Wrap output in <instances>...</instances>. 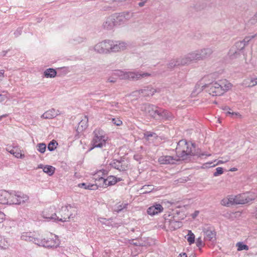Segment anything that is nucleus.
I'll use <instances>...</instances> for the list:
<instances>
[{
  "instance_id": "f257e3e1",
  "label": "nucleus",
  "mask_w": 257,
  "mask_h": 257,
  "mask_svg": "<svg viewBox=\"0 0 257 257\" xmlns=\"http://www.w3.org/2000/svg\"><path fill=\"white\" fill-rule=\"evenodd\" d=\"M232 85L226 79L213 82L205 86L206 91L212 96H220L230 90Z\"/></svg>"
},
{
  "instance_id": "f03ea898",
  "label": "nucleus",
  "mask_w": 257,
  "mask_h": 257,
  "mask_svg": "<svg viewBox=\"0 0 257 257\" xmlns=\"http://www.w3.org/2000/svg\"><path fill=\"white\" fill-rule=\"evenodd\" d=\"M141 109L146 115L156 120L167 119L169 116L168 112L167 110L150 104L142 105Z\"/></svg>"
},
{
  "instance_id": "7ed1b4c3",
  "label": "nucleus",
  "mask_w": 257,
  "mask_h": 257,
  "mask_svg": "<svg viewBox=\"0 0 257 257\" xmlns=\"http://www.w3.org/2000/svg\"><path fill=\"white\" fill-rule=\"evenodd\" d=\"M36 241L38 245L47 248H56L60 244L58 237L51 233L40 234L39 239Z\"/></svg>"
},
{
  "instance_id": "20e7f679",
  "label": "nucleus",
  "mask_w": 257,
  "mask_h": 257,
  "mask_svg": "<svg viewBox=\"0 0 257 257\" xmlns=\"http://www.w3.org/2000/svg\"><path fill=\"white\" fill-rule=\"evenodd\" d=\"M194 147L192 143H188L186 140L180 141L176 149L177 156L178 158L184 160L186 157L193 154Z\"/></svg>"
},
{
  "instance_id": "39448f33",
  "label": "nucleus",
  "mask_w": 257,
  "mask_h": 257,
  "mask_svg": "<svg viewBox=\"0 0 257 257\" xmlns=\"http://www.w3.org/2000/svg\"><path fill=\"white\" fill-rule=\"evenodd\" d=\"M113 75L118 77L121 79L138 80L142 78L151 76L152 74L147 72L123 71L118 70L113 73Z\"/></svg>"
},
{
  "instance_id": "423d86ee",
  "label": "nucleus",
  "mask_w": 257,
  "mask_h": 257,
  "mask_svg": "<svg viewBox=\"0 0 257 257\" xmlns=\"http://www.w3.org/2000/svg\"><path fill=\"white\" fill-rule=\"evenodd\" d=\"M57 221L66 222L73 219L77 215L76 208L68 205L62 207L59 212H57Z\"/></svg>"
},
{
  "instance_id": "0eeeda50",
  "label": "nucleus",
  "mask_w": 257,
  "mask_h": 257,
  "mask_svg": "<svg viewBox=\"0 0 257 257\" xmlns=\"http://www.w3.org/2000/svg\"><path fill=\"white\" fill-rule=\"evenodd\" d=\"M256 37H257V33L254 35L245 37L242 41L237 42L229 50V57L231 59L237 58L240 56L241 50L248 44V42Z\"/></svg>"
},
{
  "instance_id": "6e6552de",
  "label": "nucleus",
  "mask_w": 257,
  "mask_h": 257,
  "mask_svg": "<svg viewBox=\"0 0 257 257\" xmlns=\"http://www.w3.org/2000/svg\"><path fill=\"white\" fill-rule=\"evenodd\" d=\"M106 172L107 171L104 170H100L94 175L93 179L99 182L98 185H102V187H106L114 185L121 180L120 178H116L113 176H110L106 179H104L101 176L104 175Z\"/></svg>"
},
{
  "instance_id": "1a4fd4ad",
  "label": "nucleus",
  "mask_w": 257,
  "mask_h": 257,
  "mask_svg": "<svg viewBox=\"0 0 257 257\" xmlns=\"http://www.w3.org/2000/svg\"><path fill=\"white\" fill-rule=\"evenodd\" d=\"M93 134V138L91 142L92 147L89 149V151H91L94 148H102L105 146L107 137L104 132L100 128H96Z\"/></svg>"
},
{
  "instance_id": "9d476101",
  "label": "nucleus",
  "mask_w": 257,
  "mask_h": 257,
  "mask_svg": "<svg viewBox=\"0 0 257 257\" xmlns=\"http://www.w3.org/2000/svg\"><path fill=\"white\" fill-rule=\"evenodd\" d=\"M111 40H105L98 43L93 47L94 51L100 54H108L111 53Z\"/></svg>"
},
{
  "instance_id": "9b49d317",
  "label": "nucleus",
  "mask_w": 257,
  "mask_h": 257,
  "mask_svg": "<svg viewBox=\"0 0 257 257\" xmlns=\"http://www.w3.org/2000/svg\"><path fill=\"white\" fill-rule=\"evenodd\" d=\"M212 53V51L209 48H205L195 51L189 53L192 61L203 60L209 57Z\"/></svg>"
},
{
  "instance_id": "f8f14e48",
  "label": "nucleus",
  "mask_w": 257,
  "mask_h": 257,
  "mask_svg": "<svg viewBox=\"0 0 257 257\" xmlns=\"http://www.w3.org/2000/svg\"><path fill=\"white\" fill-rule=\"evenodd\" d=\"M117 26L123 25L134 16V13L129 11H125L113 15Z\"/></svg>"
},
{
  "instance_id": "ddd939ff",
  "label": "nucleus",
  "mask_w": 257,
  "mask_h": 257,
  "mask_svg": "<svg viewBox=\"0 0 257 257\" xmlns=\"http://www.w3.org/2000/svg\"><path fill=\"white\" fill-rule=\"evenodd\" d=\"M57 212L54 206L45 208L42 212L41 215L44 218L57 221Z\"/></svg>"
},
{
  "instance_id": "4468645a",
  "label": "nucleus",
  "mask_w": 257,
  "mask_h": 257,
  "mask_svg": "<svg viewBox=\"0 0 257 257\" xmlns=\"http://www.w3.org/2000/svg\"><path fill=\"white\" fill-rule=\"evenodd\" d=\"M128 45L122 41H113L111 40V53L118 52L124 51L127 48Z\"/></svg>"
},
{
  "instance_id": "2eb2a0df",
  "label": "nucleus",
  "mask_w": 257,
  "mask_h": 257,
  "mask_svg": "<svg viewBox=\"0 0 257 257\" xmlns=\"http://www.w3.org/2000/svg\"><path fill=\"white\" fill-rule=\"evenodd\" d=\"M40 234L36 232H26L22 233L21 238L27 241H32L36 244V239H39Z\"/></svg>"
},
{
  "instance_id": "dca6fc26",
  "label": "nucleus",
  "mask_w": 257,
  "mask_h": 257,
  "mask_svg": "<svg viewBox=\"0 0 257 257\" xmlns=\"http://www.w3.org/2000/svg\"><path fill=\"white\" fill-rule=\"evenodd\" d=\"M180 161V159L177 156L173 157L171 156H163L158 159V162L161 164H173L176 162Z\"/></svg>"
},
{
  "instance_id": "f3484780",
  "label": "nucleus",
  "mask_w": 257,
  "mask_h": 257,
  "mask_svg": "<svg viewBox=\"0 0 257 257\" xmlns=\"http://www.w3.org/2000/svg\"><path fill=\"white\" fill-rule=\"evenodd\" d=\"M165 224L167 225L171 230H176L182 226V223L180 221L176 220L174 217H171V218L166 219Z\"/></svg>"
},
{
  "instance_id": "a211bd4d",
  "label": "nucleus",
  "mask_w": 257,
  "mask_h": 257,
  "mask_svg": "<svg viewBox=\"0 0 257 257\" xmlns=\"http://www.w3.org/2000/svg\"><path fill=\"white\" fill-rule=\"evenodd\" d=\"M157 91L154 88L151 86H147L145 87L144 89H140L138 91L133 92L134 95H136L137 94H139L141 96H149L153 95Z\"/></svg>"
},
{
  "instance_id": "6ab92c4d",
  "label": "nucleus",
  "mask_w": 257,
  "mask_h": 257,
  "mask_svg": "<svg viewBox=\"0 0 257 257\" xmlns=\"http://www.w3.org/2000/svg\"><path fill=\"white\" fill-rule=\"evenodd\" d=\"M164 208L160 204L155 203L147 209L148 214L153 216L163 212Z\"/></svg>"
},
{
  "instance_id": "aec40b11",
  "label": "nucleus",
  "mask_w": 257,
  "mask_h": 257,
  "mask_svg": "<svg viewBox=\"0 0 257 257\" xmlns=\"http://www.w3.org/2000/svg\"><path fill=\"white\" fill-rule=\"evenodd\" d=\"M110 165L112 167L120 171H124L127 168V165L124 161L115 160H113Z\"/></svg>"
},
{
  "instance_id": "412c9836",
  "label": "nucleus",
  "mask_w": 257,
  "mask_h": 257,
  "mask_svg": "<svg viewBox=\"0 0 257 257\" xmlns=\"http://www.w3.org/2000/svg\"><path fill=\"white\" fill-rule=\"evenodd\" d=\"M16 200H17V202L16 203V205H23L28 202L29 200V197L27 194L22 192H17Z\"/></svg>"
},
{
  "instance_id": "4be33fe9",
  "label": "nucleus",
  "mask_w": 257,
  "mask_h": 257,
  "mask_svg": "<svg viewBox=\"0 0 257 257\" xmlns=\"http://www.w3.org/2000/svg\"><path fill=\"white\" fill-rule=\"evenodd\" d=\"M117 26L113 15L108 17L103 23V28L107 30H111L114 26Z\"/></svg>"
},
{
  "instance_id": "5701e85b",
  "label": "nucleus",
  "mask_w": 257,
  "mask_h": 257,
  "mask_svg": "<svg viewBox=\"0 0 257 257\" xmlns=\"http://www.w3.org/2000/svg\"><path fill=\"white\" fill-rule=\"evenodd\" d=\"M58 111L51 109L44 112L41 117L43 119H52L58 115Z\"/></svg>"
},
{
  "instance_id": "b1692460",
  "label": "nucleus",
  "mask_w": 257,
  "mask_h": 257,
  "mask_svg": "<svg viewBox=\"0 0 257 257\" xmlns=\"http://www.w3.org/2000/svg\"><path fill=\"white\" fill-rule=\"evenodd\" d=\"M221 205L226 206H229L231 205L235 204L234 196L230 195L223 198L221 201Z\"/></svg>"
},
{
  "instance_id": "393cba45",
  "label": "nucleus",
  "mask_w": 257,
  "mask_h": 257,
  "mask_svg": "<svg viewBox=\"0 0 257 257\" xmlns=\"http://www.w3.org/2000/svg\"><path fill=\"white\" fill-rule=\"evenodd\" d=\"M234 198L235 204H244L247 203L245 193L234 196Z\"/></svg>"
},
{
  "instance_id": "a878e982",
  "label": "nucleus",
  "mask_w": 257,
  "mask_h": 257,
  "mask_svg": "<svg viewBox=\"0 0 257 257\" xmlns=\"http://www.w3.org/2000/svg\"><path fill=\"white\" fill-rule=\"evenodd\" d=\"M88 118L87 116H84L81 120L79 122L77 130L78 131H82L85 130L88 126Z\"/></svg>"
},
{
  "instance_id": "bb28decb",
  "label": "nucleus",
  "mask_w": 257,
  "mask_h": 257,
  "mask_svg": "<svg viewBox=\"0 0 257 257\" xmlns=\"http://www.w3.org/2000/svg\"><path fill=\"white\" fill-rule=\"evenodd\" d=\"M17 193V192L15 191H9V195L8 196V203L7 204L16 205V203L17 202V200H16Z\"/></svg>"
},
{
  "instance_id": "cd10ccee",
  "label": "nucleus",
  "mask_w": 257,
  "mask_h": 257,
  "mask_svg": "<svg viewBox=\"0 0 257 257\" xmlns=\"http://www.w3.org/2000/svg\"><path fill=\"white\" fill-rule=\"evenodd\" d=\"M9 152L17 158L23 159L25 157V155L22 151L18 147H14Z\"/></svg>"
},
{
  "instance_id": "c85d7f7f",
  "label": "nucleus",
  "mask_w": 257,
  "mask_h": 257,
  "mask_svg": "<svg viewBox=\"0 0 257 257\" xmlns=\"http://www.w3.org/2000/svg\"><path fill=\"white\" fill-rule=\"evenodd\" d=\"M192 62L189 53L187 55L179 58V62L180 66H184L190 64Z\"/></svg>"
},
{
  "instance_id": "c756f323",
  "label": "nucleus",
  "mask_w": 257,
  "mask_h": 257,
  "mask_svg": "<svg viewBox=\"0 0 257 257\" xmlns=\"http://www.w3.org/2000/svg\"><path fill=\"white\" fill-rule=\"evenodd\" d=\"M9 191L6 190H0V204H7L8 203V196Z\"/></svg>"
},
{
  "instance_id": "7c9ffc66",
  "label": "nucleus",
  "mask_w": 257,
  "mask_h": 257,
  "mask_svg": "<svg viewBox=\"0 0 257 257\" xmlns=\"http://www.w3.org/2000/svg\"><path fill=\"white\" fill-rule=\"evenodd\" d=\"M10 245V241L8 238L0 234V248L7 249Z\"/></svg>"
},
{
  "instance_id": "2f4dec72",
  "label": "nucleus",
  "mask_w": 257,
  "mask_h": 257,
  "mask_svg": "<svg viewBox=\"0 0 257 257\" xmlns=\"http://www.w3.org/2000/svg\"><path fill=\"white\" fill-rule=\"evenodd\" d=\"M56 74V71L53 68L47 69L44 72V75L46 78H54Z\"/></svg>"
},
{
  "instance_id": "473e14b6",
  "label": "nucleus",
  "mask_w": 257,
  "mask_h": 257,
  "mask_svg": "<svg viewBox=\"0 0 257 257\" xmlns=\"http://www.w3.org/2000/svg\"><path fill=\"white\" fill-rule=\"evenodd\" d=\"M204 238L208 240H212L215 238V232L211 230H204Z\"/></svg>"
},
{
  "instance_id": "72a5a7b5",
  "label": "nucleus",
  "mask_w": 257,
  "mask_h": 257,
  "mask_svg": "<svg viewBox=\"0 0 257 257\" xmlns=\"http://www.w3.org/2000/svg\"><path fill=\"white\" fill-rule=\"evenodd\" d=\"M55 168L50 165H46L43 167V171L49 176H52L55 172Z\"/></svg>"
},
{
  "instance_id": "f704fd0d",
  "label": "nucleus",
  "mask_w": 257,
  "mask_h": 257,
  "mask_svg": "<svg viewBox=\"0 0 257 257\" xmlns=\"http://www.w3.org/2000/svg\"><path fill=\"white\" fill-rule=\"evenodd\" d=\"M78 187L80 188H84L85 189L88 190H95L97 188L96 185L94 184H87L84 183H80L78 184Z\"/></svg>"
},
{
  "instance_id": "c9c22d12",
  "label": "nucleus",
  "mask_w": 257,
  "mask_h": 257,
  "mask_svg": "<svg viewBox=\"0 0 257 257\" xmlns=\"http://www.w3.org/2000/svg\"><path fill=\"white\" fill-rule=\"evenodd\" d=\"M245 195L247 203L254 200L257 197L256 194L254 192H246Z\"/></svg>"
},
{
  "instance_id": "e433bc0d",
  "label": "nucleus",
  "mask_w": 257,
  "mask_h": 257,
  "mask_svg": "<svg viewBox=\"0 0 257 257\" xmlns=\"http://www.w3.org/2000/svg\"><path fill=\"white\" fill-rule=\"evenodd\" d=\"M168 67L169 68H173L176 66H179L180 63L179 62V58L171 60L168 64Z\"/></svg>"
},
{
  "instance_id": "4c0bfd02",
  "label": "nucleus",
  "mask_w": 257,
  "mask_h": 257,
  "mask_svg": "<svg viewBox=\"0 0 257 257\" xmlns=\"http://www.w3.org/2000/svg\"><path fill=\"white\" fill-rule=\"evenodd\" d=\"M36 148L38 151L43 154L46 151V145L44 143H39L37 145Z\"/></svg>"
},
{
  "instance_id": "58836bf2",
  "label": "nucleus",
  "mask_w": 257,
  "mask_h": 257,
  "mask_svg": "<svg viewBox=\"0 0 257 257\" xmlns=\"http://www.w3.org/2000/svg\"><path fill=\"white\" fill-rule=\"evenodd\" d=\"M186 238L187 241L189 242L190 244H192L195 241V235L191 232V231L189 230L188 234L186 236Z\"/></svg>"
},
{
  "instance_id": "ea45409f",
  "label": "nucleus",
  "mask_w": 257,
  "mask_h": 257,
  "mask_svg": "<svg viewBox=\"0 0 257 257\" xmlns=\"http://www.w3.org/2000/svg\"><path fill=\"white\" fill-rule=\"evenodd\" d=\"M57 145L58 143H57V142L55 140H52L48 144V149L50 151H53L56 148Z\"/></svg>"
},
{
  "instance_id": "a19ab883",
  "label": "nucleus",
  "mask_w": 257,
  "mask_h": 257,
  "mask_svg": "<svg viewBox=\"0 0 257 257\" xmlns=\"http://www.w3.org/2000/svg\"><path fill=\"white\" fill-rule=\"evenodd\" d=\"M236 246L237 247V250L238 251L242 250H248V246L246 244L243 243V242H239L236 243Z\"/></svg>"
},
{
  "instance_id": "79ce46f5",
  "label": "nucleus",
  "mask_w": 257,
  "mask_h": 257,
  "mask_svg": "<svg viewBox=\"0 0 257 257\" xmlns=\"http://www.w3.org/2000/svg\"><path fill=\"white\" fill-rule=\"evenodd\" d=\"M154 189L152 185H144L142 190H143V193H149L151 192Z\"/></svg>"
},
{
  "instance_id": "37998d69",
  "label": "nucleus",
  "mask_w": 257,
  "mask_h": 257,
  "mask_svg": "<svg viewBox=\"0 0 257 257\" xmlns=\"http://www.w3.org/2000/svg\"><path fill=\"white\" fill-rule=\"evenodd\" d=\"M223 173V169L221 167H218L216 169V171L213 173L214 177L218 176Z\"/></svg>"
},
{
  "instance_id": "c03bdc74",
  "label": "nucleus",
  "mask_w": 257,
  "mask_h": 257,
  "mask_svg": "<svg viewBox=\"0 0 257 257\" xmlns=\"http://www.w3.org/2000/svg\"><path fill=\"white\" fill-rule=\"evenodd\" d=\"M111 121L116 126H120L122 124V121L119 118H112Z\"/></svg>"
},
{
  "instance_id": "a18cd8bd",
  "label": "nucleus",
  "mask_w": 257,
  "mask_h": 257,
  "mask_svg": "<svg viewBox=\"0 0 257 257\" xmlns=\"http://www.w3.org/2000/svg\"><path fill=\"white\" fill-rule=\"evenodd\" d=\"M128 204L127 203H122L117 206V212L120 211L122 210L123 209L126 208Z\"/></svg>"
},
{
  "instance_id": "49530a36",
  "label": "nucleus",
  "mask_w": 257,
  "mask_h": 257,
  "mask_svg": "<svg viewBox=\"0 0 257 257\" xmlns=\"http://www.w3.org/2000/svg\"><path fill=\"white\" fill-rule=\"evenodd\" d=\"M257 85V78H252L250 80V82L248 84V87H253Z\"/></svg>"
},
{
  "instance_id": "de8ad7c7",
  "label": "nucleus",
  "mask_w": 257,
  "mask_h": 257,
  "mask_svg": "<svg viewBox=\"0 0 257 257\" xmlns=\"http://www.w3.org/2000/svg\"><path fill=\"white\" fill-rule=\"evenodd\" d=\"M155 135H156V134H155V133H151L150 132H147L144 134V138L148 140L150 137H153Z\"/></svg>"
},
{
  "instance_id": "09e8293b",
  "label": "nucleus",
  "mask_w": 257,
  "mask_h": 257,
  "mask_svg": "<svg viewBox=\"0 0 257 257\" xmlns=\"http://www.w3.org/2000/svg\"><path fill=\"white\" fill-rule=\"evenodd\" d=\"M227 113L231 114L232 116H234V117L242 118L241 115L238 112H231L230 111H228Z\"/></svg>"
},
{
  "instance_id": "8fccbe9b",
  "label": "nucleus",
  "mask_w": 257,
  "mask_h": 257,
  "mask_svg": "<svg viewBox=\"0 0 257 257\" xmlns=\"http://www.w3.org/2000/svg\"><path fill=\"white\" fill-rule=\"evenodd\" d=\"M196 245L200 247L203 245V242L201 237H199L197 238L196 241Z\"/></svg>"
},
{
  "instance_id": "3c124183",
  "label": "nucleus",
  "mask_w": 257,
  "mask_h": 257,
  "mask_svg": "<svg viewBox=\"0 0 257 257\" xmlns=\"http://www.w3.org/2000/svg\"><path fill=\"white\" fill-rule=\"evenodd\" d=\"M116 81V78L113 77H109L107 79V82H110V83H115Z\"/></svg>"
},
{
  "instance_id": "603ef678",
  "label": "nucleus",
  "mask_w": 257,
  "mask_h": 257,
  "mask_svg": "<svg viewBox=\"0 0 257 257\" xmlns=\"http://www.w3.org/2000/svg\"><path fill=\"white\" fill-rule=\"evenodd\" d=\"M5 218V214L3 212L0 211V223L3 222Z\"/></svg>"
},
{
  "instance_id": "864d4df0",
  "label": "nucleus",
  "mask_w": 257,
  "mask_h": 257,
  "mask_svg": "<svg viewBox=\"0 0 257 257\" xmlns=\"http://www.w3.org/2000/svg\"><path fill=\"white\" fill-rule=\"evenodd\" d=\"M141 2L138 3V6L140 7H144L148 1H141Z\"/></svg>"
},
{
  "instance_id": "5fc2aeb1",
  "label": "nucleus",
  "mask_w": 257,
  "mask_h": 257,
  "mask_svg": "<svg viewBox=\"0 0 257 257\" xmlns=\"http://www.w3.org/2000/svg\"><path fill=\"white\" fill-rule=\"evenodd\" d=\"M134 158L136 160L138 161L141 160V159H142L141 156L139 154L135 155Z\"/></svg>"
},
{
  "instance_id": "6e6d98bb",
  "label": "nucleus",
  "mask_w": 257,
  "mask_h": 257,
  "mask_svg": "<svg viewBox=\"0 0 257 257\" xmlns=\"http://www.w3.org/2000/svg\"><path fill=\"white\" fill-rule=\"evenodd\" d=\"M22 32V30L21 29L17 30V31L15 32L14 34L16 37L19 36L21 35Z\"/></svg>"
},
{
  "instance_id": "4d7b16f0",
  "label": "nucleus",
  "mask_w": 257,
  "mask_h": 257,
  "mask_svg": "<svg viewBox=\"0 0 257 257\" xmlns=\"http://www.w3.org/2000/svg\"><path fill=\"white\" fill-rule=\"evenodd\" d=\"M134 241V239L128 240V242L130 244H134L136 246L139 245V244L137 242H135Z\"/></svg>"
},
{
  "instance_id": "13d9d810",
  "label": "nucleus",
  "mask_w": 257,
  "mask_h": 257,
  "mask_svg": "<svg viewBox=\"0 0 257 257\" xmlns=\"http://www.w3.org/2000/svg\"><path fill=\"white\" fill-rule=\"evenodd\" d=\"M228 160H225V161H221V160H219L218 161L217 163L216 164V165H218V164H223L225 162H228Z\"/></svg>"
},
{
  "instance_id": "bf43d9fd",
  "label": "nucleus",
  "mask_w": 257,
  "mask_h": 257,
  "mask_svg": "<svg viewBox=\"0 0 257 257\" xmlns=\"http://www.w3.org/2000/svg\"><path fill=\"white\" fill-rule=\"evenodd\" d=\"M5 71L4 70H0V78L4 77Z\"/></svg>"
},
{
  "instance_id": "052dcab7",
  "label": "nucleus",
  "mask_w": 257,
  "mask_h": 257,
  "mask_svg": "<svg viewBox=\"0 0 257 257\" xmlns=\"http://www.w3.org/2000/svg\"><path fill=\"white\" fill-rule=\"evenodd\" d=\"M198 213H199L198 211H195L194 212V213L192 215L193 218H195L196 216H197L198 215Z\"/></svg>"
},
{
  "instance_id": "680f3d73",
  "label": "nucleus",
  "mask_w": 257,
  "mask_h": 257,
  "mask_svg": "<svg viewBox=\"0 0 257 257\" xmlns=\"http://www.w3.org/2000/svg\"><path fill=\"white\" fill-rule=\"evenodd\" d=\"M178 257H187L185 253H181L179 254Z\"/></svg>"
},
{
  "instance_id": "e2e57ef3",
  "label": "nucleus",
  "mask_w": 257,
  "mask_h": 257,
  "mask_svg": "<svg viewBox=\"0 0 257 257\" xmlns=\"http://www.w3.org/2000/svg\"><path fill=\"white\" fill-rule=\"evenodd\" d=\"M253 20H257V12L256 13V14L254 15L253 17Z\"/></svg>"
},
{
  "instance_id": "0e129e2a",
  "label": "nucleus",
  "mask_w": 257,
  "mask_h": 257,
  "mask_svg": "<svg viewBox=\"0 0 257 257\" xmlns=\"http://www.w3.org/2000/svg\"><path fill=\"white\" fill-rule=\"evenodd\" d=\"M236 170H237V168H231V169L230 170V171H232V172H233V171H236Z\"/></svg>"
},
{
  "instance_id": "69168bd1",
  "label": "nucleus",
  "mask_w": 257,
  "mask_h": 257,
  "mask_svg": "<svg viewBox=\"0 0 257 257\" xmlns=\"http://www.w3.org/2000/svg\"><path fill=\"white\" fill-rule=\"evenodd\" d=\"M45 166H43L42 164H40L38 166V168H41V169H43V167H44Z\"/></svg>"
},
{
  "instance_id": "338daca9",
  "label": "nucleus",
  "mask_w": 257,
  "mask_h": 257,
  "mask_svg": "<svg viewBox=\"0 0 257 257\" xmlns=\"http://www.w3.org/2000/svg\"><path fill=\"white\" fill-rule=\"evenodd\" d=\"M223 110H228H228H230V109L229 108H228V107H227V106H225L224 108H223Z\"/></svg>"
},
{
  "instance_id": "774afa93",
  "label": "nucleus",
  "mask_w": 257,
  "mask_h": 257,
  "mask_svg": "<svg viewBox=\"0 0 257 257\" xmlns=\"http://www.w3.org/2000/svg\"><path fill=\"white\" fill-rule=\"evenodd\" d=\"M254 215H255V217L257 218V207H256V210L254 212Z\"/></svg>"
}]
</instances>
